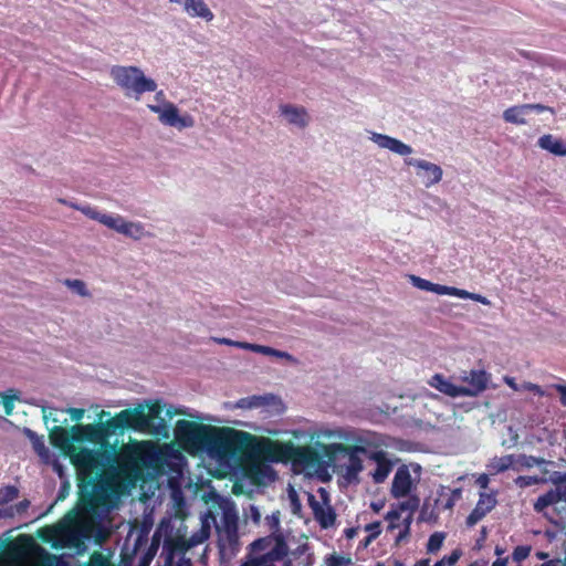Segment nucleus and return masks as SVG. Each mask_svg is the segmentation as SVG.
Segmentation results:
<instances>
[{"label": "nucleus", "mask_w": 566, "mask_h": 566, "mask_svg": "<svg viewBox=\"0 0 566 566\" xmlns=\"http://www.w3.org/2000/svg\"><path fill=\"white\" fill-rule=\"evenodd\" d=\"M75 442L99 444L96 450L76 448L71 462L76 469L78 488L95 496H105L119 486L130 488L144 478L153 453L145 444L123 446L106 441V433L98 421L93 424H75L71 428Z\"/></svg>", "instance_id": "nucleus-1"}, {"label": "nucleus", "mask_w": 566, "mask_h": 566, "mask_svg": "<svg viewBox=\"0 0 566 566\" xmlns=\"http://www.w3.org/2000/svg\"><path fill=\"white\" fill-rule=\"evenodd\" d=\"M177 436L191 444L203 448L220 461L243 462L258 454L263 458L262 444L255 436L232 428H216L187 420H179Z\"/></svg>", "instance_id": "nucleus-2"}, {"label": "nucleus", "mask_w": 566, "mask_h": 566, "mask_svg": "<svg viewBox=\"0 0 566 566\" xmlns=\"http://www.w3.org/2000/svg\"><path fill=\"white\" fill-rule=\"evenodd\" d=\"M551 481L554 489L542 494L534 503V510L558 527L566 526V472H554Z\"/></svg>", "instance_id": "nucleus-3"}, {"label": "nucleus", "mask_w": 566, "mask_h": 566, "mask_svg": "<svg viewBox=\"0 0 566 566\" xmlns=\"http://www.w3.org/2000/svg\"><path fill=\"white\" fill-rule=\"evenodd\" d=\"M263 459L271 462H293L301 465L316 463L317 452L308 446H295L293 442H280L266 439L262 444Z\"/></svg>", "instance_id": "nucleus-4"}, {"label": "nucleus", "mask_w": 566, "mask_h": 566, "mask_svg": "<svg viewBox=\"0 0 566 566\" xmlns=\"http://www.w3.org/2000/svg\"><path fill=\"white\" fill-rule=\"evenodd\" d=\"M109 73L114 82L125 92V95L133 96L137 101L144 93L157 90V83L147 77L137 66L114 65Z\"/></svg>", "instance_id": "nucleus-5"}, {"label": "nucleus", "mask_w": 566, "mask_h": 566, "mask_svg": "<svg viewBox=\"0 0 566 566\" xmlns=\"http://www.w3.org/2000/svg\"><path fill=\"white\" fill-rule=\"evenodd\" d=\"M109 412L102 410L97 415L98 423L102 426L106 433V441L117 430L124 429H143V424L146 422L145 411L139 408L124 409L116 413L113 418L103 421L105 417H108Z\"/></svg>", "instance_id": "nucleus-6"}, {"label": "nucleus", "mask_w": 566, "mask_h": 566, "mask_svg": "<svg viewBox=\"0 0 566 566\" xmlns=\"http://www.w3.org/2000/svg\"><path fill=\"white\" fill-rule=\"evenodd\" d=\"M148 108L158 114V118L164 125L178 129L190 128L195 125L193 117L189 114L180 115L178 107L171 102H166L163 106L149 104Z\"/></svg>", "instance_id": "nucleus-7"}, {"label": "nucleus", "mask_w": 566, "mask_h": 566, "mask_svg": "<svg viewBox=\"0 0 566 566\" xmlns=\"http://www.w3.org/2000/svg\"><path fill=\"white\" fill-rule=\"evenodd\" d=\"M405 164L416 168V175L426 188H430L442 180L443 170L437 164L415 158H406Z\"/></svg>", "instance_id": "nucleus-8"}, {"label": "nucleus", "mask_w": 566, "mask_h": 566, "mask_svg": "<svg viewBox=\"0 0 566 566\" xmlns=\"http://www.w3.org/2000/svg\"><path fill=\"white\" fill-rule=\"evenodd\" d=\"M188 552L180 538H166L161 552L164 566H192L191 558L187 556Z\"/></svg>", "instance_id": "nucleus-9"}, {"label": "nucleus", "mask_w": 566, "mask_h": 566, "mask_svg": "<svg viewBox=\"0 0 566 566\" xmlns=\"http://www.w3.org/2000/svg\"><path fill=\"white\" fill-rule=\"evenodd\" d=\"M355 442L358 443V448L363 449V451L359 452L371 460L373 453L385 452L384 448L388 447V437L381 433L367 431L364 434L357 436L355 438Z\"/></svg>", "instance_id": "nucleus-10"}, {"label": "nucleus", "mask_w": 566, "mask_h": 566, "mask_svg": "<svg viewBox=\"0 0 566 566\" xmlns=\"http://www.w3.org/2000/svg\"><path fill=\"white\" fill-rule=\"evenodd\" d=\"M412 489H415V483L409 467L401 464L394 475L390 493L392 497L401 499L408 496Z\"/></svg>", "instance_id": "nucleus-11"}, {"label": "nucleus", "mask_w": 566, "mask_h": 566, "mask_svg": "<svg viewBox=\"0 0 566 566\" xmlns=\"http://www.w3.org/2000/svg\"><path fill=\"white\" fill-rule=\"evenodd\" d=\"M50 442L54 448H57L63 454L69 455L76 452V448L73 444V432L61 426H54L50 430Z\"/></svg>", "instance_id": "nucleus-12"}, {"label": "nucleus", "mask_w": 566, "mask_h": 566, "mask_svg": "<svg viewBox=\"0 0 566 566\" xmlns=\"http://www.w3.org/2000/svg\"><path fill=\"white\" fill-rule=\"evenodd\" d=\"M370 139L380 148L389 149L390 151L400 156H409L413 153L411 146L385 134L373 133Z\"/></svg>", "instance_id": "nucleus-13"}, {"label": "nucleus", "mask_w": 566, "mask_h": 566, "mask_svg": "<svg viewBox=\"0 0 566 566\" xmlns=\"http://www.w3.org/2000/svg\"><path fill=\"white\" fill-rule=\"evenodd\" d=\"M112 222L113 226H108L109 229L128 238L139 240L145 235V229L140 222L126 221L120 216H113Z\"/></svg>", "instance_id": "nucleus-14"}, {"label": "nucleus", "mask_w": 566, "mask_h": 566, "mask_svg": "<svg viewBox=\"0 0 566 566\" xmlns=\"http://www.w3.org/2000/svg\"><path fill=\"white\" fill-rule=\"evenodd\" d=\"M489 376L484 370H471L469 376L464 378L467 386L462 387V396H476L486 389Z\"/></svg>", "instance_id": "nucleus-15"}, {"label": "nucleus", "mask_w": 566, "mask_h": 566, "mask_svg": "<svg viewBox=\"0 0 566 566\" xmlns=\"http://www.w3.org/2000/svg\"><path fill=\"white\" fill-rule=\"evenodd\" d=\"M431 292H433L438 295L457 296V297H460L463 300H472V301L479 302L483 305H490V301L485 296H483L481 294L469 292L467 290L458 289L454 286H447V285L432 283Z\"/></svg>", "instance_id": "nucleus-16"}, {"label": "nucleus", "mask_w": 566, "mask_h": 566, "mask_svg": "<svg viewBox=\"0 0 566 566\" xmlns=\"http://www.w3.org/2000/svg\"><path fill=\"white\" fill-rule=\"evenodd\" d=\"M496 505V499L486 493H481L480 499L472 510V512L467 517V525L474 526L478 522H480L489 512H491Z\"/></svg>", "instance_id": "nucleus-17"}, {"label": "nucleus", "mask_w": 566, "mask_h": 566, "mask_svg": "<svg viewBox=\"0 0 566 566\" xmlns=\"http://www.w3.org/2000/svg\"><path fill=\"white\" fill-rule=\"evenodd\" d=\"M310 506L313 511L315 520L323 528H328L335 524L336 513L331 505L323 506L318 503L314 495L308 499Z\"/></svg>", "instance_id": "nucleus-18"}, {"label": "nucleus", "mask_w": 566, "mask_h": 566, "mask_svg": "<svg viewBox=\"0 0 566 566\" xmlns=\"http://www.w3.org/2000/svg\"><path fill=\"white\" fill-rule=\"evenodd\" d=\"M371 461L376 463V469L371 472L373 481L377 484L384 483L394 468V462L388 458V453H373Z\"/></svg>", "instance_id": "nucleus-19"}, {"label": "nucleus", "mask_w": 566, "mask_h": 566, "mask_svg": "<svg viewBox=\"0 0 566 566\" xmlns=\"http://www.w3.org/2000/svg\"><path fill=\"white\" fill-rule=\"evenodd\" d=\"M281 114L284 115L287 122L297 127L304 128L308 125V114L302 106H293L284 104L280 106Z\"/></svg>", "instance_id": "nucleus-20"}, {"label": "nucleus", "mask_w": 566, "mask_h": 566, "mask_svg": "<svg viewBox=\"0 0 566 566\" xmlns=\"http://www.w3.org/2000/svg\"><path fill=\"white\" fill-rule=\"evenodd\" d=\"M429 384L431 387L438 389L440 392L453 398L461 397L463 392L461 386L452 384L450 380H448L440 374L433 375Z\"/></svg>", "instance_id": "nucleus-21"}, {"label": "nucleus", "mask_w": 566, "mask_h": 566, "mask_svg": "<svg viewBox=\"0 0 566 566\" xmlns=\"http://www.w3.org/2000/svg\"><path fill=\"white\" fill-rule=\"evenodd\" d=\"M185 11L192 18L199 17L206 21H212L214 15L203 0H187L184 3Z\"/></svg>", "instance_id": "nucleus-22"}, {"label": "nucleus", "mask_w": 566, "mask_h": 566, "mask_svg": "<svg viewBox=\"0 0 566 566\" xmlns=\"http://www.w3.org/2000/svg\"><path fill=\"white\" fill-rule=\"evenodd\" d=\"M59 201L63 205H67L76 210L82 211L90 219L96 220V221L101 222L102 224L106 226L107 228H108V226H113V222H112L113 216L112 214L101 213L99 211H97L96 209H94L90 206L81 207L75 203H69L64 199H60Z\"/></svg>", "instance_id": "nucleus-23"}, {"label": "nucleus", "mask_w": 566, "mask_h": 566, "mask_svg": "<svg viewBox=\"0 0 566 566\" xmlns=\"http://www.w3.org/2000/svg\"><path fill=\"white\" fill-rule=\"evenodd\" d=\"M455 503L446 489L442 488L434 501V507L426 520H437L442 511L452 510Z\"/></svg>", "instance_id": "nucleus-24"}, {"label": "nucleus", "mask_w": 566, "mask_h": 566, "mask_svg": "<svg viewBox=\"0 0 566 566\" xmlns=\"http://www.w3.org/2000/svg\"><path fill=\"white\" fill-rule=\"evenodd\" d=\"M541 148L548 150L556 156H566V144L558 138L553 137L549 134L543 135L538 139Z\"/></svg>", "instance_id": "nucleus-25"}, {"label": "nucleus", "mask_w": 566, "mask_h": 566, "mask_svg": "<svg viewBox=\"0 0 566 566\" xmlns=\"http://www.w3.org/2000/svg\"><path fill=\"white\" fill-rule=\"evenodd\" d=\"M359 451H363V449L358 448L357 442L355 444L332 443L328 447L329 457L342 454L347 458H350V455H354L355 453H360Z\"/></svg>", "instance_id": "nucleus-26"}, {"label": "nucleus", "mask_w": 566, "mask_h": 566, "mask_svg": "<svg viewBox=\"0 0 566 566\" xmlns=\"http://www.w3.org/2000/svg\"><path fill=\"white\" fill-rule=\"evenodd\" d=\"M525 113L526 111L523 105L512 106L504 111L503 118L507 123L521 125L525 124V119L522 117V115Z\"/></svg>", "instance_id": "nucleus-27"}, {"label": "nucleus", "mask_w": 566, "mask_h": 566, "mask_svg": "<svg viewBox=\"0 0 566 566\" xmlns=\"http://www.w3.org/2000/svg\"><path fill=\"white\" fill-rule=\"evenodd\" d=\"M251 352L268 355V356H274V357H279V358H285L287 360H293L292 355H290L289 353L282 352V350H279V349L272 348L270 346H265V345L253 344L251 347Z\"/></svg>", "instance_id": "nucleus-28"}, {"label": "nucleus", "mask_w": 566, "mask_h": 566, "mask_svg": "<svg viewBox=\"0 0 566 566\" xmlns=\"http://www.w3.org/2000/svg\"><path fill=\"white\" fill-rule=\"evenodd\" d=\"M361 453H355L348 458V462L346 464V476L348 479L356 478L364 469L363 460L360 459Z\"/></svg>", "instance_id": "nucleus-29"}, {"label": "nucleus", "mask_w": 566, "mask_h": 566, "mask_svg": "<svg viewBox=\"0 0 566 566\" xmlns=\"http://www.w3.org/2000/svg\"><path fill=\"white\" fill-rule=\"evenodd\" d=\"M515 464V455L514 454H507L501 458L494 459V461L491 464L492 470L495 473L505 472L506 470L514 468Z\"/></svg>", "instance_id": "nucleus-30"}, {"label": "nucleus", "mask_w": 566, "mask_h": 566, "mask_svg": "<svg viewBox=\"0 0 566 566\" xmlns=\"http://www.w3.org/2000/svg\"><path fill=\"white\" fill-rule=\"evenodd\" d=\"M446 539V534L443 532H434L429 536V539L426 545V549L428 554H437Z\"/></svg>", "instance_id": "nucleus-31"}, {"label": "nucleus", "mask_w": 566, "mask_h": 566, "mask_svg": "<svg viewBox=\"0 0 566 566\" xmlns=\"http://www.w3.org/2000/svg\"><path fill=\"white\" fill-rule=\"evenodd\" d=\"M209 536V533L206 531H201L199 533H196L191 535L189 538H186L185 536H176L175 538H180L184 542V547L187 551H190L191 548L196 547L197 545L203 543Z\"/></svg>", "instance_id": "nucleus-32"}, {"label": "nucleus", "mask_w": 566, "mask_h": 566, "mask_svg": "<svg viewBox=\"0 0 566 566\" xmlns=\"http://www.w3.org/2000/svg\"><path fill=\"white\" fill-rule=\"evenodd\" d=\"M19 496V489L14 485L0 488V506L6 505Z\"/></svg>", "instance_id": "nucleus-33"}, {"label": "nucleus", "mask_w": 566, "mask_h": 566, "mask_svg": "<svg viewBox=\"0 0 566 566\" xmlns=\"http://www.w3.org/2000/svg\"><path fill=\"white\" fill-rule=\"evenodd\" d=\"M544 463H546L545 459L537 458L534 455L521 454L517 458H515V464L525 468H533L535 465H542Z\"/></svg>", "instance_id": "nucleus-34"}, {"label": "nucleus", "mask_w": 566, "mask_h": 566, "mask_svg": "<svg viewBox=\"0 0 566 566\" xmlns=\"http://www.w3.org/2000/svg\"><path fill=\"white\" fill-rule=\"evenodd\" d=\"M85 566H115V565L111 562L108 556L104 555L101 552L95 551L90 555V558H88L87 563L85 564Z\"/></svg>", "instance_id": "nucleus-35"}, {"label": "nucleus", "mask_w": 566, "mask_h": 566, "mask_svg": "<svg viewBox=\"0 0 566 566\" xmlns=\"http://www.w3.org/2000/svg\"><path fill=\"white\" fill-rule=\"evenodd\" d=\"M57 411L70 413L71 419L73 421L82 420V418L84 417V413H85V410L83 408H69L66 410L52 409V411H50L49 416L52 418L53 422L60 421V419L55 415Z\"/></svg>", "instance_id": "nucleus-36"}, {"label": "nucleus", "mask_w": 566, "mask_h": 566, "mask_svg": "<svg viewBox=\"0 0 566 566\" xmlns=\"http://www.w3.org/2000/svg\"><path fill=\"white\" fill-rule=\"evenodd\" d=\"M353 564L352 558L348 556H342L337 554H331L325 558L326 566H350Z\"/></svg>", "instance_id": "nucleus-37"}, {"label": "nucleus", "mask_w": 566, "mask_h": 566, "mask_svg": "<svg viewBox=\"0 0 566 566\" xmlns=\"http://www.w3.org/2000/svg\"><path fill=\"white\" fill-rule=\"evenodd\" d=\"M462 556V551L457 548L451 552L450 555L442 557L440 560L434 563L433 566H455L460 557Z\"/></svg>", "instance_id": "nucleus-38"}, {"label": "nucleus", "mask_w": 566, "mask_h": 566, "mask_svg": "<svg viewBox=\"0 0 566 566\" xmlns=\"http://www.w3.org/2000/svg\"><path fill=\"white\" fill-rule=\"evenodd\" d=\"M65 284L81 296L90 295V292L86 289V284L82 280H66Z\"/></svg>", "instance_id": "nucleus-39"}, {"label": "nucleus", "mask_w": 566, "mask_h": 566, "mask_svg": "<svg viewBox=\"0 0 566 566\" xmlns=\"http://www.w3.org/2000/svg\"><path fill=\"white\" fill-rule=\"evenodd\" d=\"M419 503L420 500L418 496H409L406 501L399 504V509L401 511H409L410 513H413L419 507Z\"/></svg>", "instance_id": "nucleus-40"}, {"label": "nucleus", "mask_w": 566, "mask_h": 566, "mask_svg": "<svg viewBox=\"0 0 566 566\" xmlns=\"http://www.w3.org/2000/svg\"><path fill=\"white\" fill-rule=\"evenodd\" d=\"M541 479L536 475H521L515 479V484L520 488H527L537 484Z\"/></svg>", "instance_id": "nucleus-41"}, {"label": "nucleus", "mask_w": 566, "mask_h": 566, "mask_svg": "<svg viewBox=\"0 0 566 566\" xmlns=\"http://www.w3.org/2000/svg\"><path fill=\"white\" fill-rule=\"evenodd\" d=\"M531 553L530 546L520 545L513 551L512 557L515 562L520 563L528 557Z\"/></svg>", "instance_id": "nucleus-42"}, {"label": "nucleus", "mask_w": 566, "mask_h": 566, "mask_svg": "<svg viewBox=\"0 0 566 566\" xmlns=\"http://www.w3.org/2000/svg\"><path fill=\"white\" fill-rule=\"evenodd\" d=\"M161 407L158 403H154L149 406L148 412L145 413L146 422L143 424V429L148 427L150 420H155L160 417Z\"/></svg>", "instance_id": "nucleus-43"}, {"label": "nucleus", "mask_w": 566, "mask_h": 566, "mask_svg": "<svg viewBox=\"0 0 566 566\" xmlns=\"http://www.w3.org/2000/svg\"><path fill=\"white\" fill-rule=\"evenodd\" d=\"M241 566H274L272 559L268 558L266 555H262L260 557L252 558Z\"/></svg>", "instance_id": "nucleus-44"}, {"label": "nucleus", "mask_w": 566, "mask_h": 566, "mask_svg": "<svg viewBox=\"0 0 566 566\" xmlns=\"http://www.w3.org/2000/svg\"><path fill=\"white\" fill-rule=\"evenodd\" d=\"M365 531L369 534V539H376L381 533V523L379 521L369 523L365 526Z\"/></svg>", "instance_id": "nucleus-45"}, {"label": "nucleus", "mask_w": 566, "mask_h": 566, "mask_svg": "<svg viewBox=\"0 0 566 566\" xmlns=\"http://www.w3.org/2000/svg\"><path fill=\"white\" fill-rule=\"evenodd\" d=\"M410 279H411L412 284L416 287H418V289H420L422 291L431 292L432 282H430V281H428L426 279L416 276V275H411Z\"/></svg>", "instance_id": "nucleus-46"}, {"label": "nucleus", "mask_w": 566, "mask_h": 566, "mask_svg": "<svg viewBox=\"0 0 566 566\" xmlns=\"http://www.w3.org/2000/svg\"><path fill=\"white\" fill-rule=\"evenodd\" d=\"M15 398H17L15 396H8V395L2 396V405L4 408V413L7 416L12 415Z\"/></svg>", "instance_id": "nucleus-47"}, {"label": "nucleus", "mask_w": 566, "mask_h": 566, "mask_svg": "<svg viewBox=\"0 0 566 566\" xmlns=\"http://www.w3.org/2000/svg\"><path fill=\"white\" fill-rule=\"evenodd\" d=\"M523 388L539 396L544 395V391L542 390L541 386L533 382H525L523 385Z\"/></svg>", "instance_id": "nucleus-48"}, {"label": "nucleus", "mask_w": 566, "mask_h": 566, "mask_svg": "<svg viewBox=\"0 0 566 566\" xmlns=\"http://www.w3.org/2000/svg\"><path fill=\"white\" fill-rule=\"evenodd\" d=\"M523 107L525 108L526 112L536 111L537 113H542L546 109H551L549 107L544 106L542 104H523Z\"/></svg>", "instance_id": "nucleus-49"}, {"label": "nucleus", "mask_w": 566, "mask_h": 566, "mask_svg": "<svg viewBox=\"0 0 566 566\" xmlns=\"http://www.w3.org/2000/svg\"><path fill=\"white\" fill-rule=\"evenodd\" d=\"M553 388L560 394V403L566 406V385L556 384L553 385Z\"/></svg>", "instance_id": "nucleus-50"}, {"label": "nucleus", "mask_w": 566, "mask_h": 566, "mask_svg": "<svg viewBox=\"0 0 566 566\" xmlns=\"http://www.w3.org/2000/svg\"><path fill=\"white\" fill-rule=\"evenodd\" d=\"M399 518H400V513L397 510H391V511L387 512V514H386V520L390 522V525H389L390 528L395 527V525L392 524L394 521H397Z\"/></svg>", "instance_id": "nucleus-51"}, {"label": "nucleus", "mask_w": 566, "mask_h": 566, "mask_svg": "<svg viewBox=\"0 0 566 566\" xmlns=\"http://www.w3.org/2000/svg\"><path fill=\"white\" fill-rule=\"evenodd\" d=\"M490 483V479L488 476V474L485 473H482L478 479H476V484L481 488V489H486L488 485Z\"/></svg>", "instance_id": "nucleus-52"}, {"label": "nucleus", "mask_w": 566, "mask_h": 566, "mask_svg": "<svg viewBox=\"0 0 566 566\" xmlns=\"http://www.w3.org/2000/svg\"><path fill=\"white\" fill-rule=\"evenodd\" d=\"M252 400L251 402H248L247 399H241L238 403L239 407H255V406H259V397H252Z\"/></svg>", "instance_id": "nucleus-53"}, {"label": "nucleus", "mask_w": 566, "mask_h": 566, "mask_svg": "<svg viewBox=\"0 0 566 566\" xmlns=\"http://www.w3.org/2000/svg\"><path fill=\"white\" fill-rule=\"evenodd\" d=\"M450 496L454 500V502H458L462 496V489L457 488L448 492Z\"/></svg>", "instance_id": "nucleus-54"}, {"label": "nucleus", "mask_w": 566, "mask_h": 566, "mask_svg": "<svg viewBox=\"0 0 566 566\" xmlns=\"http://www.w3.org/2000/svg\"><path fill=\"white\" fill-rule=\"evenodd\" d=\"M358 533V528L357 527H348L344 531V534L346 536V538L348 539H353Z\"/></svg>", "instance_id": "nucleus-55"}, {"label": "nucleus", "mask_w": 566, "mask_h": 566, "mask_svg": "<svg viewBox=\"0 0 566 566\" xmlns=\"http://www.w3.org/2000/svg\"><path fill=\"white\" fill-rule=\"evenodd\" d=\"M252 345L253 344L247 343V342H239V340H234L233 342V346L234 347L242 348V349H248V350H251Z\"/></svg>", "instance_id": "nucleus-56"}, {"label": "nucleus", "mask_w": 566, "mask_h": 566, "mask_svg": "<svg viewBox=\"0 0 566 566\" xmlns=\"http://www.w3.org/2000/svg\"><path fill=\"white\" fill-rule=\"evenodd\" d=\"M505 384L515 391L520 390L517 384L515 382V379L512 377H505Z\"/></svg>", "instance_id": "nucleus-57"}, {"label": "nucleus", "mask_w": 566, "mask_h": 566, "mask_svg": "<svg viewBox=\"0 0 566 566\" xmlns=\"http://www.w3.org/2000/svg\"><path fill=\"white\" fill-rule=\"evenodd\" d=\"M30 505V502L28 500H23L21 501L18 505H17V510L19 513L21 512H24L27 511V509L29 507Z\"/></svg>", "instance_id": "nucleus-58"}, {"label": "nucleus", "mask_w": 566, "mask_h": 566, "mask_svg": "<svg viewBox=\"0 0 566 566\" xmlns=\"http://www.w3.org/2000/svg\"><path fill=\"white\" fill-rule=\"evenodd\" d=\"M214 340H216L218 344L229 345V346H233V342H234V340H231V339H229V338H224V337H222V338H216Z\"/></svg>", "instance_id": "nucleus-59"}, {"label": "nucleus", "mask_w": 566, "mask_h": 566, "mask_svg": "<svg viewBox=\"0 0 566 566\" xmlns=\"http://www.w3.org/2000/svg\"><path fill=\"white\" fill-rule=\"evenodd\" d=\"M430 558H421L415 563L413 566H430Z\"/></svg>", "instance_id": "nucleus-60"}, {"label": "nucleus", "mask_w": 566, "mask_h": 566, "mask_svg": "<svg viewBox=\"0 0 566 566\" xmlns=\"http://www.w3.org/2000/svg\"><path fill=\"white\" fill-rule=\"evenodd\" d=\"M506 565H507V558H497L492 564V566H506Z\"/></svg>", "instance_id": "nucleus-61"}, {"label": "nucleus", "mask_w": 566, "mask_h": 566, "mask_svg": "<svg viewBox=\"0 0 566 566\" xmlns=\"http://www.w3.org/2000/svg\"><path fill=\"white\" fill-rule=\"evenodd\" d=\"M557 563H558V560L551 559V560H547V562L541 564L539 566H557Z\"/></svg>", "instance_id": "nucleus-62"}, {"label": "nucleus", "mask_w": 566, "mask_h": 566, "mask_svg": "<svg viewBox=\"0 0 566 566\" xmlns=\"http://www.w3.org/2000/svg\"><path fill=\"white\" fill-rule=\"evenodd\" d=\"M374 539H369V534L366 536V538L364 539V542L361 543L363 544V547H367Z\"/></svg>", "instance_id": "nucleus-63"}, {"label": "nucleus", "mask_w": 566, "mask_h": 566, "mask_svg": "<svg viewBox=\"0 0 566 566\" xmlns=\"http://www.w3.org/2000/svg\"><path fill=\"white\" fill-rule=\"evenodd\" d=\"M409 532V524L406 525V528L403 532H400L397 541H400L403 535H406Z\"/></svg>", "instance_id": "nucleus-64"}]
</instances>
